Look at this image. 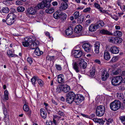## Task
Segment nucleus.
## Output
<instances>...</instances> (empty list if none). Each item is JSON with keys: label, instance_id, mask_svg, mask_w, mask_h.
<instances>
[{"label": "nucleus", "instance_id": "1", "mask_svg": "<svg viewBox=\"0 0 125 125\" xmlns=\"http://www.w3.org/2000/svg\"><path fill=\"white\" fill-rule=\"evenodd\" d=\"M67 95L74 99V102L76 104H79L84 99V97L82 96L80 94H75L72 91L69 92Z\"/></svg>", "mask_w": 125, "mask_h": 125}, {"label": "nucleus", "instance_id": "2", "mask_svg": "<svg viewBox=\"0 0 125 125\" xmlns=\"http://www.w3.org/2000/svg\"><path fill=\"white\" fill-rule=\"evenodd\" d=\"M120 102L118 100H115L110 104L111 109L113 111H116L119 109L121 107Z\"/></svg>", "mask_w": 125, "mask_h": 125}, {"label": "nucleus", "instance_id": "3", "mask_svg": "<svg viewBox=\"0 0 125 125\" xmlns=\"http://www.w3.org/2000/svg\"><path fill=\"white\" fill-rule=\"evenodd\" d=\"M105 111V107L103 105L98 106L96 109L95 114L96 116H102L104 114Z\"/></svg>", "mask_w": 125, "mask_h": 125}, {"label": "nucleus", "instance_id": "4", "mask_svg": "<svg viewBox=\"0 0 125 125\" xmlns=\"http://www.w3.org/2000/svg\"><path fill=\"white\" fill-rule=\"evenodd\" d=\"M123 78L121 76H116L113 78L111 81L112 84L115 86L119 85L122 82Z\"/></svg>", "mask_w": 125, "mask_h": 125}, {"label": "nucleus", "instance_id": "5", "mask_svg": "<svg viewBox=\"0 0 125 125\" xmlns=\"http://www.w3.org/2000/svg\"><path fill=\"white\" fill-rule=\"evenodd\" d=\"M36 38L34 37L33 38V39L30 37H26L24 38V40L22 42V44L24 47H28L30 45V43L36 40Z\"/></svg>", "mask_w": 125, "mask_h": 125}, {"label": "nucleus", "instance_id": "6", "mask_svg": "<svg viewBox=\"0 0 125 125\" xmlns=\"http://www.w3.org/2000/svg\"><path fill=\"white\" fill-rule=\"evenodd\" d=\"M78 63L81 69V71L82 73H85L84 69L86 68L87 63L83 59H79Z\"/></svg>", "mask_w": 125, "mask_h": 125}, {"label": "nucleus", "instance_id": "7", "mask_svg": "<svg viewBox=\"0 0 125 125\" xmlns=\"http://www.w3.org/2000/svg\"><path fill=\"white\" fill-rule=\"evenodd\" d=\"M73 55L76 58H79L84 55V53L81 50H74L73 51Z\"/></svg>", "mask_w": 125, "mask_h": 125}, {"label": "nucleus", "instance_id": "8", "mask_svg": "<svg viewBox=\"0 0 125 125\" xmlns=\"http://www.w3.org/2000/svg\"><path fill=\"white\" fill-rule=\"evenodd\" d=\"M82 47L85 51L89 52L91 51L92 46L89 43H87L83 44Z\"/></svg>", "mask_w": 125, "mask_h": 125}, {"label": "nucleus", "instance_id": "9", "mask_svg": "<svg viewBox=\"0 0 125 125\" xmlns=\"http://www.w3.org/2000/svg\"><path fill=\"white\" fill-rule=\"evenodd\" d=\"M109 76V74L106 70H104L102 71L101 74V78L103 80H106Z\"/></svg>", "mask_w": 125, "mask_h": 125}, {"label": "nucleus", "instance_id": "10", "mask_svg": "<svg viewBox=\"0 0 125 125\" xmlns=\"http://www.w3.org/2000/svg\"><path fill=\"white\" fill-rule=\"evenodd\" d=\"M99 26L98 25L96 24H92L89 26V31L93 32L95 31L96 30L98 29Z\"/></svg>", "mask_w": 125, "mask_h": 125}, {"label": "nucleus", "instance_id": "11", "mask_svg": "<svg viewBox=\"0 0 125 125\" xmlns=\"http://www.w3.org/2000/svg\"><path fill=\"white\" fill-rule=\"evenodd\" d=\"M109 51L111 53L116 54L119 52V50L118 47L115 46H112L109 49Z\"/></svg>", "mask_w": 125, "mask_h": 125}, {"label": "nucleus", "instance_id": "12", "mask_svg": "<svg viewBox=\"0 0 125 125\" xmlns=\"http://www.w3.org/2000/svg\"><path fill=\"white\" fill-rule=\"evenodd\" d=\"M37 10L35 7L33 8L30 7L28 9L27 14V15H34L36 13Z\"/></svg>", "mask_w": 125, "mask_h": 125}, {"label": "nucleus", "instance_id": "13", "mask_svg": "<svg viewBox=\"0 0 125 125\" xmlns=\"http://www.w3.org/2000/svg\"><path fill=\"white\" fill-rule=\"evenodd\" d=\"M57 81L59 83H64L65 82V80L63 75L62 74H60L58 75Z\"/></svg>", "mask_w": 125, "mask_h": 125}, {"label": "nucleus", "instance_id": "14", "mask_svg": "<svg viewBox=\"0 0 125 125\" xmlns=\"http://www.w3.org/2000/svg\"><path fill=\"white\" fill-rule=\"evenodd\" d=\"M32 42V43L30 44L29 48L31 49H36L38 48V46L39 44V42L37 41H36L34 42Z\"/></svg>", "mask_w": 125, "mask_h": 125}, {"label": "nucleus", "instance_id": "15", "mask_svg": "<svg viewBox=\"0 0 125 125\" xmlns=\"http://www.w3.org/2000/svg\"><path fill=\"white\" fill-rule=\"evenodd\" d=\"M100 44V42L96 41L95 42L94 44V52L96 53H98L99 52V49Z\"/></svg>", "mask_w": 125, "mask_h": 125}, {"label": "nucleus", "instance_id": "16", "mask_svg": "<svg viewBox=\"0 0 125 125\" xmlns=\"http://www.w3.org/2000/svg\"><path fill=\"white\" fill-rule=\"evenodd\" d=\"M68 7L67 3L65 1H63L62 2L61 5L59 7V10L60 11L65 10L67 9Z\"/></svg>", "mask_w": 125, "mask_h": 125}, {"label": "nucleus", "instance_id": "17", "mask_svg": "<svg viewBox=\"0 0 125 125\" xmlns=\"http://www.w3.org/2000/svg\"><path fill=\"white\" fill-rule=\"evenodd\" d=\"M100 33L104 35H113V33L109 32L107 30L104 29H103L100 31Z\"/></svg>", "mask_w": 125, "mask_h": 125}, {"label": "nucleus", "instance_id": "18", "mask_svg": "<svg viewBox=\"0 0 125 125\" xmlns=\"http://www.w3.org/2000/svg\"><path fill=\"white\" fill-rule=\"evenodd\" d=\"M60 11L57 10L53 14V17L56 19H59L60 18L62 13Z\"/></svg>", "mask_w": 125, "mask_h": 125}, {"label": "nucleus", "instance_id": "19", "mask_svg": "<svg viewBox=\"0 0 125 125\" xmlns=\"http://www.w3.org/2000/svg\"><path fill=\"white\" fill-rule=\"evenodd\" d=\"M40 114L41 117L45 119L46 117L47 113L45 110L43 108L40 109Z\"/></svg>", "mask_w": 125, "mask_h": 125}, {"label": "nucleus", "instance_id": "20", "mask_svg": "<svg viewBox=\"0 0 125 125\" xmlns=\"http://www.w3.org/2000/svg\"><path fill=\"white\" fill-rule=\"evenodd\" d=\"M82 29V27L80 25L76 26L75 27L74 30V32L77 33H80Z\"/></svg>", "mask_w": 125, "mask_h": 125}, {"label": "nucleus", "instance_id": "21", "mask_svg": "<svg viewBox=\"0 0 125 125\" xmlns=\"http://www.w3.org/2000/svg\"><path fill=\"white\" fill-rule=\"evenodd\" d=\"M44 1L39 3L37 6L35 7L37 10L40 9H43L44 7Z\"/></svg>", "mask_w": 125, "mask_h": 125}, {"label": "nucleus", "instance_id": "22", "mask_svg": "<svg viewBox=\"0 0 125 125\" xmlns=\"http://www.w3.org/2000/svg\"><path fill=\"white\" fill-rule=\"evenodd\" d=\"M73 30L71 27L67 29L65 32V33L67 35H71L73 32Z\"/></svg>", "mask_w": 125, "mask_h": 125}, {"label": "nucleus", "instance_id": "23", "mask_svg": "<svg viewBox=\"0 0 125 125\" xmlns=\"http://www.w3.org/2000/svg\"><path fill=\"white\" fill-rule=\"evenodd\" d=\"M63 91L65 93L69 92L70 89V87L67 84L62 85Z\"/></svg>", "mask_w": 125, "mask_h": 125}, {"label": "nucleus", "instance_id": "24", "mask_svg": "<svg viewBox=\"0 0 125 125\" xmlns=\"http://www.w3.org/2000/svg\"><path fill=\"white\" fill-rule=\"evenodd\" d=\"M104 58L106 60H109L110 59V55L109 52L106 51H105L104 52Z\"/></svg>", "mask_w": 125, "mask_h": 125}, {"label": "nucleus", "instance_id": "25", "mask_svg": "<svg viewBox=\"0 0 125 125\" xmlns=\"http://www.w3.org/2000/svg\"><path fill=\"white\" fill-rule=\"evenodd\" d=\"M95 68L94 67H93L92 69L90 70V76L93 77L95 75Z\"/></svg>", "mask_w": 125, "mask_h": 125}, {"label": "nucleus", "instance_id": "26", "mask_svg": "<svg viewBox=\"0 0 125 125\" xmlns=\"http://www.w3.org/2000/svg\"><path fill=\"white\" fill-rule=\"evenodd\" d=\"M66 101L67 103L69 104H71L73 102H74V99L67 95L66 98Z\"/></svg>", "mask_w": 125, "mask_h": 125}, {"label": "nucleus", "instance_id": "27", "mask_svg": "<svg viewBox=\"0 0 125 125\" xmlns=\"http://www.w3.org/2000/svg\"><path fill=\"white\" fill-rule=\"evenodd\" d=\"M15 15L13 13H9L6 18L10 19H11L12 20H15Z\"/></svg>", "mask_w": 125, "mask_h": 125}, {"label": "nucleus", "instance_id": "28", "mask_svg": "<svg viewBox=\"0 0 125 125\" xmlns=\"http://www.w3.org/2000/svg\"><path fill=\"white\" fill-rule=\"evenodd\" d=\"M123 35L122 32L120 31L117 30L114 31L113 33V35L115 36L121 37Z\"/></svg>", "mask_w": 125, "mask_h": 125}, {"label": "nucleus", "instance_id": "29", "mask_svg": "<svg viewBox=\"0 0 125 125\" xmlns=\"http://www.w3.org/2000/svg\"><path fill=\"white\" fill-rule=\"evenodd\" d=\"M114 43H121L122 41V39L116 37H114Z\"/></svg>", "mask_w": 125, "mask_h": 125}, {"label": "nucleus", "instance_id": "30", "mask_svg": "<svg viewBox=\"0 0 125 125\" xmlns=\"http://www.w3.org/2000/svg\"><path fill=\"white\" fill-rule=\"evenodd\" d=\"M38 77L36 76H33L31 79V81L32 84L34 86L35 85V82L37 80Z\"/></svg>", "mask_w": 125, "mask_h": 125}, {"label": "nucleus", "instance_id": "31", "mask_svg": "<svg viewBox=\"0 0 125 125\" xmlns=\"http://www.w3.org/2000/svg\"><path fill=\"white\" fill-rule=\"evenodd\" d=\"M0 12L4 13H8L9 12V9L8 7H3L0 10Z\"/></svg>", "mask_w": 125, "mask_h": 125}, {"label": "nucleus", "instance_id": "32", "mask_svg": "<svg viewBox=\"0 0 125 125\" xmlns=\"http://www.w3.org/2000/svg\"><path fill=\"white\" fill-rule=\"evenodd\" d=\"M43 53V52L40 51L38 48L35 50V54L39 56Z\"/></svg>", "mask_w": 125, "mask_h": 125}, {"label": "nucleus", "instance_id": "33", "mask_svg": "<svg viewBox=\"0 0 125 125\" xmlns=\"http://www.w3.org/2000/svg\"><path fill=\"white\" fill-rule=\"evenodd\" d=\"M62 87V85H58L57 86L56 92L57 93H60L63 91Z\"/></svg>", "mask_w": 125, "mask_h": 125}, {"label": "nucleus", "instance_id": "34", "mask_svg": "<svg viewBox=\"0 0 125 125\" xmlns=\"http://www.w3.org/2000/svg\"><path fill=\"white\" fill-rule=\"evenodd\" d=\"M15 21V20H12L6 18V22L8 25H10L14 22Z\"/></svg>", "mask_w": 125, "mask_h": 125}, {"label": "nucleus", "instance_id": "35", "mask_svg": "<svg viewBox=\"0 0 125 125\" xmlns=\"http://www.w3.org/2000/svg\"><path fill=\"white\" fill-rule=\"evenodd\" d=\"M116 95L117 97L120 99H123L124 97L123 94L120 93H116Z\"/></svg>", "mask_w": 125, "mask_h": 125}, {"label": "nucleus", "instance_id": "36", "mask_svg": "<svg viewBox=\"0 0 125 125\" xmlns=\"http://www.w3.org/2000/svg\"><path fill=\"white\" fill-rule=\"evenodd\" d=\"M67 16L65 13H62L60 18H61L62 21H64L66 19Z\"/></svg>", "mask_w": 125, "mask_h": 125}, {"label": "nucleus", "instance_id": "37", "mask_svg": "<svg viewBox=\"0 0 125 125\" xmlns=\"http://www.w3.org/2000/svg\"><path fill=\"white\" fill-rule=\"evenodd\" d=\"M73 69L77 73L79 72V70L78 69L77 64L76 63L74 62V64H73Z\"/></svg>", "mask_w": 125, "mask_h": 125}, {"label": "nucleus", "instance_id": "38", "mask_svg": "<svg viewBox=\"0 0 125 125\" xmlns=\"http://www.w3.org/2000/svg\"><path fill=\"white\" fill-rule=\"evenodd\" d=\"M37 81L38 84L41 87H42L44 84V83L43 81L41 79L39 78L38 77Z\"/></svg>", "mask_w": 125, "mask_h": 125}, {"label": "nucleus", "instance_id": "39", "mask_svg": "<svg viewBox=\"0 0 125 125\" xmlns=\"http://www.w3.org/2000/svg\"><path fill=\"white\" fill-rule=\"evenodd\" d=\"M54 9L53 8H51L46 9L45 10V12L47 13H51L54 12Z\"/></svg>", "mask_w": 125, "mask_h": 125}, {"label": "nucleus", "instance_id": "40", "mask_svg": "<svg viewBox=\"0 0 125 125\" xmlns=\"http://www.w3.org/2000/svg\"><path fill=\"white\" fill-rule=\"evenodd\" d=\"M13 52L11 50H9L7 52V54L10 57H14L15 55L13 54Z\"/></svg>", "mask_w": 125, "mask_h": 125}, {"label": "nucleus", "instance_id": "41", "mask_svg": "<svg viewBox=\"0 0 125 125\" xmlns=\"http://www.w3.org/2000/svg\"><path fill=\"white\" fill-rule=\"evenodd\" d=\"M17 10L19 12H23L25 10V8L22 6H19L17 7Z\"/></svg>", "mask_w": 125, "mask_h": 125}, {"label": "nucleus", "instance_id": "42", "mask_svg": "<svg viewBox=\"0 0 125 125\" xmlns=\"http://www.w3.org/2000/svg\"><path fill=\"white\" fill-rule=\"evenodd\" d=\"M119 57L118 56L114 57L111 60V61L113 62H116L118 60Z\"/></svg>", "mask_w": 125, "mask_h": 125}, {"label": "nucleus", "instance_id": "43", "mask_svg": "<svg viewBox=\"0 0 125 125\" xmlns=\"http://www.w3.org/2000/svg\"><path fill=\"white\" fill-rule=\"evenodd\" d=\"M54 56H51L48 55L47 56L46 59L47 60L53 61L54 60Z\"/></svg>", "mask_w": 125, "mask_h": 125}, {"label": "nucleus", "instance_id": "44", "mask_svg": "<svg viewBox=\"0 0 125 125\" xmlns=\"http://www.w3.org/2000/svg\"><path fill=\"white\" fill-rule=\"evenodd\" d=\"M4 121L6 123V122H9V115H4Z\"/></svg>", "mask_w": 125, "mask_h": 125}, {"label": "nucleus", "instance_id": "45", "mask_svg": "<svg viewBox=\"0 0 125 125\" xmlns=\"http://www.w3.org/2000/svg\"><path fill=\"white\" fill-rule=\"evenodd\" d=\"M8 93L7 90H5L4 92V98L5 99L8 100Z\"/></svg>", "mask_w": 125, "mask_h": 125}, {"label": "nucleus", "instance_id": "46", "mask_svg": "<svg viewBox=\"0 0 125 125\" xmlns=\"http://www.w3.org/2000/svg\"><path fill=\"white\" fill-rule=\"evenodd\" d=\"M23 109L26 112H28L29 110L28 106L26 104L24 105L23 107Z\"/></svg>", "mask_w": 125, "mask_h": 125}, {"label": "nucleus", "instance_id": "47", "mask_svg": "<svg viewBox=\"0 0 125 125\" xmlns=\"http://www.w3.org/2000/svg\"><path fill=\"white\" fill-rule=\"evenodd\" d=\"M98 23V24H96V25H98L99 26H100L102 27L104 26L105 25L104 22L102 20L99 21Z\"/></svg>", "mask_w": 125, "mask_h": 125}, {"label": "nucleus", "instance_id": "48", "mask_svg": "<svg viewBox=\"0 0 125 125\" xmlns=\"http://www.w3.org/2000/svg\"><path fill=\"white\" fill-rule=\"evenodd\" d=\"M92 119L95 123H98L99 124L101 123V122L102 121L101 119L97 118H93Z\"/></svg>", "mask_w": 125, "mask_h": 125}, {"label": "nucleus", "instance_id": "49", "mask_svg": "<svg viewBox=\"0 0 125 125\" xmlns=\"http://www.w3.org/2000/svg\"><path fill=\"white\" fill-rule=\"evenodd\" d=\"M120 120L124 125L125 124V116H120L119 117Z\"/></svg>", "mask_w": 125, "mask_h": 125}, {"label": "nucleus", "instance_id": "50", "mask_svg": "<svg viewBox=\"0 0 125 125\" xmlns=\"http://www.w3.org/2000/svg\"><path fill=\"white\" fill-rule=\"evenodd\" d=\"M74 17L75 19L78 18L79 15V12L78 11H76L74 13Z\"/></svg>", "mask_w": 125, "mask_h": 125}, {"label": "nucleus", "instance_id": "51", "mask_svg": "<svg viewBox=\"0 0 125 125\" xmlns=\"http://www.w3.org/2000/svg\"><path fill=\"white\" fill-rule=\"evenodd\" d=\"M111 17L114 19L115 21H117L119 19L118 16L115 15H111Z\"/></svg>", "mask_w": 125, "mask_h": 125}, {"label": "nucleus", "instance_id": "52", "mask_svg": "<svg viewBox=\"0 0 125 125\" xmlns=\"http://www.w3.org/2000/svg\"><path fill=\"white\" fill-rule=\"evenodd\" d=\"M58 115H60L61 116H64L65 115L64 113L60 111H57Z\"/></svg>", "mask_w": 125, "mask_h": 125}, {"label": "nucleus", "instance_id": "53", "mask_svg": "<svg viewBox=\"0 0 125 125\" xmlns=\"http://www.w3.org/2000/svg\"><path fill=\"white\" fill-rule=\"evenodd\" d=\"M55 67L56 68L58 71H60L62 70V67H61V66L57 64H56Z\"/></svg>", "mask_w": 125, "mask_h": 125}, {"label": "nucleus", "instance_id": "54", "mask_svg": "<svg viewBox=\"0 0 125 125\" xmlns=\"http://www.w3.org/2000/svg\"><path fill=\"white\" fill-rule=\"evenodd\" d=\"M28 62L30 64H31L32 62V59L30 57H28L27 59Z\"/></svg>", "mask_w": 125, "mask_h": 125}, {"label": "nucleus", "instance_id": "55", "mask_svg": "<svg viewBox=\"0 0 125 125\" xmlns=\"http://www.w3.org/2000/svg\"><path fill=\"white\" fill-rule=\"evenodd\" d=\"M3 113L4 115H6L8 114L7 110L5 107H4L3 109Z\"/></svg>", "mask_w": 125, "mask_h": 125}, {"label": "nucleus", "instance_id": "56", "mask_svg": "<svg viewBox=\"0 0 125 125\" xmlns=\"http://www.w3.org/2000/svg\"><path fill=\"white\" fill-rule=\"evenodd\" d=\"M120 70H117L114 72H113V74L115 75H117L120 72Z\"/></svg>", "mask_w": 125, "mask_h": 125}, {"label": "nucleus", "instance_id": "57", "mask_svg": "<svg viewBox=\"0 0 125 125\" xmlns=\"http://www.w3.org/2000/svg\"><path fill=\"white\" fill-rule=\"evenodd\" d=\"M44 7H49L50 6V4L49 3H48L46 2L45 3L44 2Z\"/></svg>", "mask_w": 125, "mask_h": 125}, {"label": "nucleus", "instance_id": "58", "mask_svg": "<svg viewBox=\"0 0 125 125\" xmlns=\"http://www.w3.org/2000/svg\"><path fill=\"white\" fill-rule=\"evenodd\" d=\"M91 8L90 7L84 9L83 10L84 12H87L91 10Z\"/></svg>", "mask_w": 125, "mask_h": 125}, {"label": "nucleus", "instance_id": "59", "mask_svg": "<svg viewBox=\"0 0 125 125\" xmlns=\"http://www.w3.org/2000/svg\"><path fill=\"white\" fill-rule=\"evenodd\" d=\"M94 5L95 7L97 9H100L101 8V7H100L99 5L98 4V3H94Z\"/></svg>", "mask_w": 125, "mask_h": 125}, {"label": "nucleus", "instance_id": "60", "mask_svg": "<svg viewBox=\"0 0 125 125\" xmlns=\"http://www.w3.org/2000/svg\"><path fill=\"white\" fill-rule=\"evenodd\" d=\"M22 2L19 1H17L16 2V4L17 5H22Z\"/></svg>", "mask_w": 125, "mask_h": 125}, {"label": "nucleus", "instance_id": "61", "mask_svg": "<svg viewBox=\"0 0 125 125\" xmlns=\"http://www.w3.org/2000/svg\"><path fill=\"white\" fill-rule=\"evenodd\" d=\"M114 37H112L110 38L109 39V42L114 43Z\"/></svg>", "mask_w": 125, "mask_h": 125}, {"label": "nucleus", "instance_id": "62", "mask_svg": "<svg viewBox=\"0 0 125 125\" xmlns=\"http://www.w3.org/2000/svg\"><path fill=\"white\" fill-rule=\"evenodd\" d=\"M112 121V120L111 119H109L107 121V122L106 123V124L109 125L110 123H111V122Z\"/></svg>", "mask_w": 125, "mask_h": 125}, {"label": "nucleus", "instance_id": "63", "mask_svg": "<svg viewBox=\"0 0 125 125\" xmlns=\"http://www.w3.org/2000/svg\"><path fill=\"white\" fill-rule=\"evenodd\" d=\"M120 90L121 91H123L125 89V87L123 86H121L119 88Z\"/></svg>", "mask_w": 125, "mask_h": 125}, {"label": "nucleus", "instance_id": "64", "mask_svg": "<svg viewBox=\"0 0 125 125\" xmlns=\"http://www.w3.org/2000/svg\"><path fill=\"white\" fill-rule=\"evenodd\" d=\"M46 123V125H50L51 124H52V122L50 121L47 120Z\"/></svg>", "mask_w": 125, "mask_h": 125}]
</instances>
